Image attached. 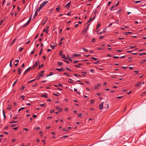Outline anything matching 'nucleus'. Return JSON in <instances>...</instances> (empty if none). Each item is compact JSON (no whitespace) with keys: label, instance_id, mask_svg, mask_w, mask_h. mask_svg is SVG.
Segmentation results:
<instances>
[{"label":"nucleus","instance_id":"42","mask_svg":"<svg viewBox=\"0 0 146 146\" xmlns=\"http://www.w3.org/2000/svg\"><path fill=\"white\" fill-rule=\"evenodd\" d=\"M18 122L17 121H11L9 123H17Z\"/></svg>","mask_w":146,"mask_h":146},{"label":"nucleus","instance_id":"26","mask_svg":"<svg viewBox=\"0 0 146 146\" xmlns=\"http://www.w3.org/2000/svg\"><path fill=\"white\" fill-rule=\"evenodd\" d=\"M121 9H120L118 11H117V12L116 13V14H118L119 13H120L121 11Z\"/></svg>","mask_w":146,"mask_h":146},{"label":"nucleus","instance_id":"14","mask_svg":"<svg viewBox=\"0 0 146 146\" xmlns=\"http://www.w3.org/2000/svg\"><path fill=\"white\" fill-rule=\"evenodd\" d=\"M37 9H36V12L35 13V14L33 17V19H35V18L36 17V16L38 14V12H37Z\"/></svg>","mask_w":146,"mask_h":146},{"label":"nucleus","instance_id":"11","mask_svg":"<svg viewBox=\"0 0 146 146\" xmlns=\"http://www.w3.org/2000/svg\"><path fill=\"white\" fill-rule=\"evenodd\" d=\"M71 3V1H70V2L68 3L65 6V7L67 9H68L70 7V4Z\"/></svg>","mask_w":146,"mask_h":146},{"label":"nucleus","instance_id":"16","mask_svg":"<svg viewBox=\"0 0 146 146\" xmlns=\"http://www.w3.org/2000/svg\"><path fill=\"white\" fill-rule=\"evenodd\" d=\"M12 109V106L11 105H9L7 108V109L8 110H11V109Z\"/></svg>","mask_w":146,"mask_h":146},{"label":"nucleus","instance_id":"37","mask_svg":"<svg viewBox=\"0 0 146 146\" xmlns=\"http://www.w3.org/2000/svg\"><path fill=\"white\" fill-rule=\"evenodd\" d=\"M45 106V104H42L40 105V106L42 107H44Z\"/></svg>","mask_w":146,"mask_h":146},{"label":"nucleus","instance_id":"34","mask_svg":"<svg viewBox=\"0 0 146 146\" xmlns=\"http://www.w3.org/2000/svg\"><path fill=\"white\" fill-rule=\"evenodd\" d=\"M94 100H90V103L91 104H94Z\"/></svg>","mask_w":146,"mask_h":146},{"label":"nucleus","instance_id":"59","mask_svg":"<svg viewBox=\"0 0 146 146\" xmlns=\"http://www.w3.org/2000/svg\"><path fill=\"white\" fill-rule=\"evenodd\" d=\"M92 20V19H91V17L90 18L89 20H88V23H89L90 22H91Z\"/></svg>","mask_w":146,"mask_h":146},{"label":"nucleus","instance_id":"36","mask_svg":"<svg viewBox=\"0 0 146 146\" xmlns=\"http://www.w3.org/2000/svg\"><path fill=\"white\" fill-rule=\"evenodd\" d=\"M141 2V1H135L134 2V3H140Z\"/></svg>","mask_w":146,"mask_h":146},{"label":"nucleus","instance_id":"63","mask_svg":"<svg viewBox=\"0 0 146 146\" xmlns=\"http://www.w3.org/2000/svg\"><path fill=\"white\" fill-rule=\"evenodd\" d=\"M119 1H118L117 3V4L115 5V7H116L117 6H118V4H119Z\"/></svg>","mask_w":146,"mask_h":146},{"label":"nucleus","instance_id":"24","mask_svg":"<svg viewBox=\"0 0 146 146\" xmlns=\"http://www.w3.org/2000/svg\"><path fill=\"white\" fill-rule=\"evenodd\" d=\"M82 64L81 63L79 64L78 65H75V67H80V65H81Z\"/></svg>","mask_w":146,"mask_h":146},{"label":"nucleus","instance_id":"28","mask_svg":"<svg viewBox=\"0 0 146 146\" xmlns=\"http://www.w3.org/2000/svg\"><path fill=\"white\" fill-rule=\"evenodd\" d=\"M82 49L84 51L87 52L88 51L87 50L84 48H82Z\"/></svg>","mask_w":146,"mask_h":146},{"label":"nucleus","instance_id":"31","mask_svg":"<svg viewBox=\"0 0 146 146\" xmlns=\"http://www.w3.org/2000/svg\"><path fill=\"white\" fill-rule=\"evenodd\" d=\"M13 59H13L10 62L9 66L11 67H12V61Z\"/></svg>","mask_w":146,"mask_h":146},{"label":"nucleus","instance_id":"8","mask_svg":"<svg viewBox=\"0 0 146 146\" xmlns=\"http://www.w3.org/2000/svg\"><path fill=\"white\" fill-rule=\"evenodd\" d=\"M31 69V67H29L25 71L24 74V75H25Z\"/></svg>","mask_w":146,"mask_h":146},{"label":"nucleus","instance_id":"55","mask_svg":"<svg viewBox=\"0 0 146 146\" xmlns=\"http://www.w3.org/2000/svg\"><path fill=\"white\" fill-rule=\"evenodd\" d=\"M59 55L60 56H61L62 55V51H60V53H59Z\"/></svg>","mask_w":146,"mask_h":146},{"label":"nucleus","instance_id":"5","mask_svg":"<svg viewBox=\"0 0 146 146\" xmlns=\"http://www.w3.org/2000/svg\"><path fill=\"white\" fill-rule=\"evenodd\" d=\"M81 56V54H78L77 53H75L73 54L72 56V58H74L75 57H80Z\"/></svg>","mask_w":146,"mask_h":146},{"label":"nucleus","instance_id":"21","mask_svg":"<svg viewBox=\"0 0 146 146\" xmlns=\"http://www.w3.org/2000/svg\"><path fill=\"white\" fill-rule=\"evenodd\" d=\"M95 40H96V38H93L92 39L91 42L93 43H94L95 42Z\"/></svg>","mask_w":146,"mask_h":146},{"label":"nucleus","instance_id":"13","mask_svg":"<svg viewBox=\"0 0 146 146\" xmlns=\"http://www.w3.org/2000/svg\"><path fill=\"white\" fill-rule=\"evenodd\" d=\"M141 82H139L135 85V86L136 87H138L141 86Z\"/></svg>","mask_w":146,"mask_h":146},{"label":"nucleus","instance_id":"30","mask_svg":"<svg viewBox=\"0 0 146 146\" xmlns=\"http://www.w3.org/2000/svg\"><path fill=\"white\" fill-rule=\"evenodd\" d=\"M60 10V8L59 7H58L56 8V10L57 11V12H59V11Z\"/></svg>","mask_w":146,"mask_h":146},{"label":"nucleus","instance_id":"35","mask_svg":"<svg viewBox=\"0 0 146 146\" xmlns=\"http://www.w3.org/2000/svg\"><path fill=\"white\" fill-rule=\"evenodd\" d=\"M35 80H36V79H33V80H30V81H29L28 82H27V83H30V82H33V81H35Z\"/></svg>","mask_w":146,"mask_h":146},{"label":"nucleus","instance_id":"41","mask_svg":"<svg viewBox=\"0 0 146 146\" xmlns=\"http://www.w3.org/2000/svg\"><path fill=\"white\" fill-rule=\"evenodd\" d=\"M25 104L26 105L28 106H30L31 105V104L29 103H27L26 102H25Z\"/></svg>","mask_w":146,"mask_h":146},{"label":"nucleus","instance_id":"29","mask_svg":"<svg viewBox=\"0 0 146 146\" xmlns=\"http://www.w3.org/2000/svg\"><path fill=\"white\" fill-rule=\"evenodd\" d=\"M101 25V24H98L97 25V27H96V29H98V28H99V27H100V26Z\"/></svg>","mask_w":146,"mask_h":146},{"label":"nucleus","instance_id":"57","mask_svg":"<svg viewBox=\"0 0 146 146\" xmlns=\"http://www.w3.org/2000/svg\"><path fill=\"white\" fill-rule=\"evenodd\" d=\"M96 16V14H95L94 17L92 19V20H94L95 19Z\"/></svg>","mask_w":146,"mask_h":146},{"label":"nucleus","instance_id":"15","mask_svg":"<svg viewBox=\"0 0 146 146\" xmlns=\"http://www.w3.org/2000/svg\"><path fill=\"white\" fill-rule=\"evenodd\" d=\"M18 74H21V69L20 67H18Z\"/></svg>","mask_w":146,"mask_h":146},{"label":"nucleus","instance_id":"47","mask_svg":"<svg viewBox=\"0 0 146 146\" xmlns=\"http://www.w3.org/2000/svg\"><path fill=\"white\" fill-rule=\"evenodd\" d=\"M35 50V48H34L33 49V50L31 52V54H32L34 53V52Z\"/></svg>","mask_w":146,"mask_h":146},{"label":"nucleus","instance_id":"61","mask_svg":"<svg viewBox=\"0 0 146 146\" xmlns=\"http://www.w3.org/2000/svg\"><path fill=\"white\" fill-rule=\"evenodd\" d=\"M124 37H121V38H120V37H119L118 38V39L119 40H121V39H124Z\"/></svg>","mask_w":146,"mask_h":146},{"label":"nucleus","instance_id":"25","mask_svg":"<svg viewBox=\"0 0 146 146\" xmlns=\"http://www.w3.org/2000/svg\"><path fill=\"white\" fill-rule=\"evenodd\" d=\"M23 49H24L23 48H19V51H20V52H21L22 51H23Z\"/></svg>","mask_w":146,"mask_h":146},{"label":"nucleus","instance_id":"39","mask_svg":"<svg viewBox=\"0 0 146 146\" xmlns=\"http://www.w3.org/2000/svg\"><path fill=\"white\" fill-rule=\"evenodd\" d=\"M25 97L24 96H21V98H22V100H24V99H25Z\"/></svg>","mask_w":146,"mask_h":146},{"label":"nucleus","instance_id":"18","mask_svg":"<svg viewBox=\"0 0 146 146\" xmlns=\"http://www.w3.org/2000/svg\"><path fill=\"white\" fill-rule=\"evenodd\" d=\"M56 110H58L59 111L61 112L62 111V110L61 108H59L58 107H56Z\"/></svg>","mask_w":146,"mask_h":146},{"label":"nucleus","instance_id":"23","mask_svg":"<svg viewBox=\"0 0 146 146\" xmlns=\"http://www.w3.org/2000/svg\"><path fill=\"white\" fill-rule=\"evenodd\" d=\"M44 65L43 64H42L41 65H39L38 66V68L40 69L41 68V67H42L44 66Z\"/></svg>","mask_w":146,"mask_h":146},{"label":"nucleus","instance_id":"58","mask_svg":"<svg viewBox=\"0 0 146 146\" xmlns=\"http://www.w3.org/2000/svg\"><path fill=\"white\" fill-rule=\"evenodd\" d=\"M71 15V13L70 12H69L68 13H67L66 14V15H68V16H70Z\"/></svg>","mask_w":146,"mask_h":146},{"label":"nucleus","instance_id":"64","mask_svg":"<svg viewBox=\"0 0 146 146\" xmlns=\"http://www.w3.org/2000/svg\"><path fill=\"white\" fill-rule=\"evenodd\" d=\"M43 58L44 59V60H46V57L45 56H43Z\"/></svg>","mask_w":146,"mask_h":146},{"label":"nucleus","instance_id":"3","mask_svg":"<svg viewBox=\"0 0 146 146\" xmlns=\"http://www.w3.org/2000/svg\"><path fill=\"white\" fill-rule=\"evenodd\" d=\"M89 26H90V24H88L87 25L86 28L82 31V33H81L82 34H85V33L87 31L89 27Z\"/></svg>","mask_w":146,"mask_h":146},{"label":"nucleus","instance_id":"27","mask_svg":"<svg viewBox=\"0 0 146 146\" xmlns=\"http://www.w3.org/2000/svg\"><path fill=\"white\" fill-rule=\"evenodd\" d=\"M42 8L40 6L39 8L38 9L37 12L38 13Z\"/></svg>","mask_w":146,"mask_h":146},{"label":"nucleus","instance_id":"22","mask_svg":"<svg viewBox=\"0 0 146 146\" xmlns=\"http://www.w3.org/2000/svg\"><path fill=\"white\" fill-rule=\"evenodd\" d=\"M58 64L60 66H62V63L61 62H58Z\"/></svg>","mask_w":146,"mask_h":146},{"label":"nucleus","instance_id":"20","mask_svg":"<svg viewBox=\"0 0 146 146\" xmlns=\"http://www.w3.org/2000/svg\"><path fill=\"white\" fill-rule=\"evenodd\" d=\"M41 97H44L45 98H46L47 97V94H45L42 95L41 96Z\"/></svg>","mask_w":146,"mask_h":146},{"label":"nucleus","instance_id":"6","mask_svg":"<svg viewBox=\"0 0 146 146\" xmlns=\"http://www.w3.org/2000/svg\"><path fill=\"white\" fill-rule=\"evenodd\" d=\"M109 106L107 102H105L104 105H103V108L106 109H108L109 108Z\"/></svg>","mask_w":146,"mask_h":146},{"label":"nucleus","instance_id":"45","mask_svg":"<svg viewBox=\"0 0 146 146\" xmlns=\"http://www.w3.org/2000/svg\"><path fill=\"white\" fill-rule=\"evenodd\" d=\"M62 130L63 131H65L66 132L68 131V130L66 129H63Z\"/></svg>","mask_w":146,"mask_h":146},{"label":"nucleus","instance_id":"1","mask_svg":"<svg viewBox=\"0 0 146 146\" xmlns=\"http://www.w3.org/2000/svg\"><path fill=\"white\" fill-rule=\"evenodd\" d=\"M31 15L29 17L27 22L22 26V27H26V26H27V25H29V24L31 22Z\"/></svg>","mask_w":146,"mask_h":146},{"label":"nucleus","instance_id":"60","mask_svg":"<svg viewBox=\"0 0 146 146\" xmlns=\"http://www.w3.org/2000/svg\"><path fill=\"white\" fill-rule=\"evenodd\" d=\"M82 114L81 113L79 114L78 115V116L79 117H80L81 116Z\"/></svg>","mask_w":146,"mask_h":146},{"label":"nucleus","instance_id":"46","mask_svg":"<svg viewBox=\"0 0 146 146\" xmlns=\"http://www.w3.org/2000/svg\"><path fill=\"white\" fill-rule=\"evenodd\" d=\"M99 37L100 38V39H102L104 37L103 36H100Z\"/></svg>","mask_w":146,"mask_h":146},{"label":"nucleus","instance_id":"33","mask_svg":"<svg viewBox=\"0 0 146 146\" xmlns=\"http://www.w3.org/2000/svg\"><path fill=\"white\" fill-rule=\"evenodd\" d=\"M53 74H52V72H50V75H47V76H46V77H47L48 76H50L51 75H53Z\"/></svg>","mask_w":146,"mask_h":146},{"label":"nucleus","instance_id":"44","mask_svg":"<svg viewBox=\"0 0 146 146\" xmlns=\"http://www.w3.org/2000/svg\"><path fill=\"white\" fill-rule=\"evenodd\" d=\"M36 130H37L40 129V127H36L35 128Z\"/></svg>","mask_w":146,"mask_h":146},{"label":"nucleus","instance_id":"4","mask_svg":"<svg viewBox=\"0 0 146 146\" xmlns=\"http://www.w3.org/2000/svg\"><path fill=\"white\" fill-rule=\"evenodd\" d=\"M48 1H43L42 3L40 5V6L42 8L44 7Z\"/></svg>","mask_w":146,"mask_h":146},{"label":"nucleus","instance_id":"10","mask_svg":"<svg viewBox=\"0 0 146 146\" xmlns=\"http://www.w3.org/2000/svg\"><path fill=\"white\" fill-rule=\"evenodd\" d=\"M104 103V102H102L99 105V107L100 109L101 110L103 108Z\"/></svg>","mask_w":146,"mask_h":146},{"label":"nucleus","instance_id":"2","mask_svg":"<svg viewBox=\"0 0 146 146\" xmlns=\"http://www.w3.org/2000/svg\"><path fill=\"white\" fill-rule=\"evenodd\" d=\"M39 62L40 61H36L34 64L33 67L31 68V69L36 68L37 67L38 64H39Z\"/></svg>","mask_w":146,"mask_h":146},{"label":"nucleus","instance_id":"49","mask_svg":"<svg viewBox=\"0 0 146 146\" xmlns=\"http://www.w3.org/2000/svg\"><path fill=\"white\" fill-rule=\"evenodd\" d=\"M25 88V87H24L23 86H22L21 87V90H23Z\"/></svg>","mask_w":146,"mask_h":146},{"label":"nucleus","instance_id":"12","mask_svg":"<svg viewBox=\"0 0 146 146\" xmlns=\"http://www.w3.org/2000/svg\"><path fill=\"white\" fill-rule=\"evenodd\" d=\"M47 20V19H44L43 20L42 23V25H44L46 23Z\"/></svg>","mask_w":146,"mask_h":146},{"label":"nucleus","instance_id":"38","mask_svg":"<svg viewBox=\"0 0 146 146\" xmlns=\"http://www.w3.org/2000/svg\"><path fill=\"white\" fill-rule=\"evenodd\" d=\"M115 5H113V6H112L111 8L110 9V10L111 11L113 9V8H114V7H115Z\"/></svg>","mask_w":146,"mask_h":146},{"label":"nucleus","instance_id":"32","mask_svg":"<svg viewBox=\"0 0 146 146\" xmlns=\"http://www.w3.org/2000/svg\"><path fill=\"white\" fill-rule=\"evenodd\" d=\"M117 76V75H112L110 76L111 77L113 78H114L115 77H116Z\"/></svg>","mask_w":146,"mask_h":146},{"label":"nucleus","instance_id":"17","mask_svg":"<svg viewBox=\"0 0 146 146\" xmlns=\"http://www.w3.org/2000/svg\"><path fill=\"white\" fill-rule=\"evenodd\" d=\"M66 59H67V60H68L69 61H70L71 62H72V59H71V58L70 57H69V56H67V57H66Z\"/></svg>","mask_w":146,"mask_h":146},{"label":"nucleus","instance_id":"52","mask_svg":"<svg viewBox=\"0 0 146 146\" xmlns=\"http://www.w3.org/2000/svg\"><path fill=\"white\" fill-rule=\"evenodd\" d=\"M134 72L135 73H136V74H138V71H135L133 72Z\"/></svg>","mask_w":146,"mask_h":146},{"label":"nucleus","instance_id":"54","mask_svg":"<svg viewBox=\"0 0 146 146\" xmlns=\"http://www.w3.org/2000/svg\"><path fill=\"white\" fill-rule=\"evenodd\" d=\"M135 46H130L129 47L130 48H133L135 47Z\"/></svg>","mask_w":146,"mask_h":146},{"label":"nucleus","instance_id":"51","mask_svg":"<svg viewBox=\"0 0 146 146\" xmlns=\"http://www.w3.org/2000/svg\"><path fill=\"white\" fill-rule=\"evenodd\" d=\"M68 137V136L67 135H64V136L61 137L60 138H66V137Z\"/></svg>","mask_w":146,"mask_h":146},{"label":"nucleus","instance_id":"48","mask_svg":"<svg viewBox=\"0 0 146 146\" xmlns=\"http://www.w3.org/2000/svg\"><path fill=\"white\" fill-rule=\"evenodd\" d=\"M5 19H4L3 20H2L0 22V26L1 25V24H2V23H3V22L4 21Z\"/></svg>","mask_w":146,"mask_h":146},{"label":"nucleus","instance_id":"9","mask_svg":"<svg viewBox=\"0 0 146 146\" xmlns=\"http://www.w3.org/2000/svg\"><path fill=\"white\" fill-rule=\"evenodd\" d=\"M64 69L63 68H57L55 69V70L58 71L59 72H62L64 70Z\"/></svg>","mask_w":146,"mask_h":146},{"label":"nucleus","instance_id":"62","mask_svg":"<svg viewBox=\"0 0 146 146\" xmlns=\"http://www.w3.org/2000/svg\"><path fill=\"white\" fill-rule=\"evenodd\" d=\"M54 110H50V113H54Z\"/></svg>","mask_w":146,"mask_h":146},{"label":"nucleus","instance_id":"56","mask_svg":"<svg viewBox=\"0 0 146 146\" xmlns=\"http://www.w3.org/2000/svg\"><path fill=\"white\" fill-rule=\"evenodd\" d=\"M91 58H92V59H93L94 60H97V58H94V57H92Z\"/></svg>","mask_w":146,"mask_h":146},{"label":"nucleus","instance_id":"43","mask_svg":"<svg viewBox=\"0 0 146 146\" xmlns=\"http://www.w3.org/2000/svg\"><path fill=\"white\" fill-rule=\"evenodd\" d=\"M62 58H64V59H66V56L65 55H63L62 56Z\"/></svg>","mask_w":146,"mask_h":146},{"label":"nucleus","instance_id":"53","mask_svg":"<svg viewBox=\"0 0 146 146\" xmlns=\"http://www.w3.org/2000/svg\"><path fill=\"white\" fill-rule=\"evenodd\" d=\"M16 39V38H15V39H14L13 41H12V42H12V44H13V43H14L15 42V40Z\"/></svg>","mask_w":146,"mask_h":146},{"label":"nucleus","instance_id":"50","mask_svg":"<svg viewBox=\"0 0 146 146\" xmlns=\"http://www.w3.org/2000/svg\"><path fill=\"white\" fill-rule=\"evenodd\" d=\"M78 62V60H74V62H73V63L74 64H75L77 62Z\"/></svg>","mask_w":146,"mask_h":146},{"label":"nucleus","instance_id":"7","mask_svg":"<svg viewBox=\"0 0 146 146\" xmlns=\"http://www.w3.org/2000/svg\"><path fill=\"white\" fill-rule=\"evenodd\" d=\"M44 71H42L40 72V73H39V75L40 77H43L44 76Z\"/></svg>","mask_w":146,"mask_h":146},{"label":"nucleus","instance_id":"40","mask_svg":"<svg viewBox=\"0 0 146 146\" xmlns=\"http://www.w3.org/2000/svg\"><path fill=\"white\" fill-rule=\"evenodd\" d=\"M51 47L53 49H55V46H53V45H51Z\"/></svg>","mask_w":146,"mask_h":146},{"label":"nucleus","instance_id":"19","mask_svg":"<svg viewBox=\"0 0 146 146\" xmlns=\"http://www.w3.org/2000/svg\"><path fill=\"white\" fill-rule=\"evenodd\" d=\"M132 33L130 32H124V34L125 35H127L128 34H131Z\"/></svg>","mask_w":146,"mask_h":146}]
</instances>
